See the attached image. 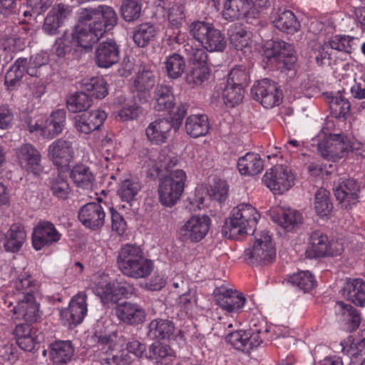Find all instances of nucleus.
Segmentation results:
<instances>
[{
    "label": "nucleus",
    "mask_w": 365,
    "mask_h": 365,
    "mask_svg": "<svg viewBox=\"0 0 365 365\" xmlns=\"http://www.w3.org/2000/svg\"><path fill=\"white\" fill-rule=\"evenodd\" d=\"M117 265L125 276L135 279L148 277L154 268L153 262L145 256L140 247L129 243L119 250Z\"/></svg>",
    "instance_id": "1"
},
{
    "label": "nucleus",
    "mask_w": 365,
    "mask_h": 365,
    "mask_svg": "<svg viewBox=\"0 0 365 365\" xmlns=\"http://www.w3.org/2000/svg\"><path fill=\"white\" fill-rule=\"evenodd\" d=\"M259 218V213L252 205L241 203L232 210L231 215L225 222L224 231L230 238L253 234Z\"/></svg>",
    "instance_id": "2"
},
{
    "label": "nucleus",
    "mask_w": 365,
    "mask_h": 365,
    "mask_svg": "<svg viewBox=\"0 0 365 365\" xmlns=\"http://www.w3.org/2000/svg\"><path fill=\"white\" fill-rule=\"evenodd\" d=\"M190 35L210 52H222L227 46L225 35L212 24L197 21L190 25Z\"/></svg>",
    "instance_id": "3"
},
{
    "label": "nucleus",
    "mask_w": 365,
    "mask_h": 365,
    "mask_svg": "<svg viewBox=\"0 0 365 365\" xmlns=\"http://www.w3.org/2000/svg\"><path fill=\"white\" fill-rule=\"evenodd\" d=\"M186 180V173L182 169L170 171L160 180L158 195L163 205L172 207L177 203L184 191Z\"/></svg>",
    "instance_id": "4"
},
{
    "label": "nucleus",
    "mask_w": 365,
    "mask_h": 365,
    "mask_svg": "<svg viewBox=\"0 0 365 365\" xmlns=\"http://www.w3.org/2000/svg\"><path fill=\"white\" fill-rule=\"evenodd\" d=\"M276 257V249L272 237L267 231H262L255 236L252 247L244 252L245 260L251 264H268Z\"/></svg>",
    "instance_id": "5"
},
{
    "label": "nucleus",
    "mask_w": 365,
    "mask_h": 365,
    "mask_svg": "<svg viewBox=\"0 0 365 365\" xmlns=\"http://www.w3.org/2000/svg\"><path fill=\"white\" fill-rule=\"evenodd\" d=\"M317 151L325 160L336 162L349 152V145L346 144V137L341 134L321 133L313 139Z\"/></svg>",
    "instance_id": "6"
},
{
    "label": "nucleus",
    "mask_w": 365,
    "mask_h": 365,
    "mask_svg": "<svg viewBox=\"0 0 365 365\" xmlns=\"http://www.w3.org/2000/svg\"><path fill=\"white\" fill-rule=\"evenodd\" d=\"M78 143L73 135L54 140L48 147V157L58 168H67L74 160Z\"/></svg>",
    "instance_id": "7"
},
{
    "label": "nucleus",
    "mask_w": 365,
    "mask_h": 365,
    "mask_svg": "<svg viewBox=\"0 0 365 365\" xmlns=\"http://www.w3.org/2000/svg\"><path fill=\"white\" fill-rule=\"evenodd\" d=\"M79 11L81 21H89L93 26L101 30L103 35L113 29L118 22L116 12L111 6L107 5L81 8Z\"/></svg>",
    "instance_id": "8"
},
{
    "label": "nucleus",
    "mask_w": 365,
    "mask_h": 365,
    "mask_svg": "<svg viewBox=\"0 0 365 365\" xmlns=\"http://www.w3.org/2000/svg\"><path fill=\"white\" fill-rule=\"evenodd\" d=\"M253 98L265 108L279 106L283 99L282 91L277 84L268 78L255 83L251 89Z\"/></svg>",
    "instance_id": "9"
},
{
    "label": "nucleus",
    "mask_w": 365,
    "mask_h": 365,
    "mask_svg": "<svg viewBox=\"0 0 365 365\" xmlns=\"http://www.w3.org/2000/svg\"><path fill=\"white\" fill-rule=\"evenodd\" d=\"M146 329L147 336L151 340H164L178 343L184 341L182 331L176 328L173 322L168 319H154L148 324Z\"/></svg>",
    "instance_id": "10"
},
{
    "label": "nucleus",
    "mask_w": 365,
    "mask_h": 365,
    "mask_svg": "<svg viewBox=\"0 0 365 365\" xmlns=\"http://www.w3.org/2000/svg\"><path fill=\"white\" fill-rule=\"evenodd\" d=\"M262 180L273 192L282 194L294 185L295 175L287 165H277L266 172Z\"/></svg>",
    "instance_id": "11"
},
{
    "label": "nucleus",
    "mask_w": 365,
    "mask_h": 365,
    "mask_svg": "<svg viewBox=\"0 0 365 365\" xmlns=\"http://www.w3.org/2000/svg\"><path fill=\"white\" fill-rule=\"evenodd\" d=\"M264 55L269 61L278 63L281 69L291 70L297 61L293 46L283 41H273Z\"/></svg>",
    "instance_id": "12"
},
{
    "label": "nucleus",
    "mask_w": 365,
    "mask_h": 365,
    "mask_svg": "<svg viewBox=\"0 0 365 365\" xmlns=\"http://www.w3.org/2000/svg\"><path fill=\"white\" fill-rule=\"evenodd\" d=\"M78 15V24L75 26L70 36L73 40V43L76 47L85 49L90 48L103 35L101 34V30L97 29L96 26H93L89 21H81L79 10Z\"/></svg>",
    "instance_id": "13"
},
{
    "label": "nucleus",
    "mask_w": 365,
    "mask_h": 365,
    "mask_svg": "<svg viewBox=\"0 0 365 365\" xmlns=\"http://www.w3.org/2000/svg\"><path fill=\"white\" fill-rule=\"evenodd\" d=\"M213 294L217 306L228 313L241 312L246 302L242 293L224 285L215 288Z\"/></svg>",
    "instance_id": "14"
},
{
    "label": "nucleus",
    "mask_w": 365,
    "mask_h": 365,
    "mask_svg": "<svg viewBox=\"0 0 365 365\" xmlns=\"http://www.w3.org/2000/svg\"><path fill=\"white\" fill-rule=\"evenodd\" d=\"M88 313L87 294L79 292L70 300L68 307L61 312L62 319L70 328L80 324Z\"/></svg>",
    "instance_id": "15"
},
{
    "label": "nucleus",
    "mask_w": 365,
    "mask_h": 365,
    "mask_svg": "<svg viewBox=\"0 0 365 365\" xmlns=\"http://www.w3.org/2000/svg\"><path fill=\"white\" fill-rule=\"evenodd\" d=\"M333 191L336 200L346 209L359 201V186L352 178H339L334 185Z\"/></svg>",
    "instance_id": "16"
},
{
    "label": "nucleus",
    "mask_w": 365,
    "mask_h": 365,
    "mask_svg": "<svg viewBox=\"0 0 365 365\" xmlns=\"http://www.w3.org/2000/svg\"><path fill=\"white\" fill-rule=\"evenodd\" d=\"M210 225L211 220L207 215H195L182 226L180 235L186 240L197 242L207 235Z\"/></svg>",
    "instance_id": "17"
},
{
    "label": "nucleus",
    "mask_w": 365,
    "mask_h": 365,
    "mask_svg": "<svg viewBox=\"0 0 365 365\" xmlns=\"http://www.w3.org/2000/svg\"><path fill=\"white\" fill-rule=\"evenodd\" d=\"M334 243H331L327 235L320 231H314L310 235L309 245L306 251V255L309 258H319L340 255L342 248L334 250Z\"/></svg>",
    "instance_id": "18"
},
{
    "label": "nucleus",
    "mask_w": 365,
    "mask_h": 365,
    "mask_svg": "<svg viewBox=\"0 0 365 365\" xmlns=\"http://www.w3.org/2000/svg\"><path fill=\"white\" fill-rule=\"evenodd\" d=\"M78 217L84 227L96 230L103 226L106 212L100 202H92L86 203L79 209Z\"/></svg>",
    "instance_id": "19"
},
{
    "label": "nucleus",
    "mask_w": 365,
    "mask_h": 365,
    "mask_svg": "<svg viewBox=\"0 0 365 365\" xmlns=\"http://www.w3.org/2000/svg\"><path fill=\"white\" fill-rule=\"evenodd\" d=\"M61 237V234L53 223L48 221L40 222L34 229L32 245L34 250H41L44 247L58 242Z\"/></svg>",
    "instance_id": "20"
},
{
    "label": "nucleus",
    "mask_w": 365,
    "mask_h": 365,
    "mask_svg": "<svg viewBox=\"0 0 365 365\" xmlns=\"http://www.w3.org/2000/svg\"><path fill=\"white\" fill-rule=\"evenodd\" d=\"M271 21L279 31L287 34H294L301 28L300 22L293 11L282 8H274L271 13Z\"/></svg>",
    "instance_id": "21"
},
{
    "label": "nucleus",
    "mask_w": 365,
    "mask_h": 365,
    "mask_svg": "<svg viewBox=\"0 0 365 365\" xmlns=\"http://www.w3.org/2000/svg\"><path fill=\"white\" fill-rule=\"evenodd\" d=\"M16 156L19 165L34 174L41 171V155L31 144L24 143L16 148Z\"/></svg>",
    "instance_id": "22"
},
{
    "label": "nucleus",
    "mask_w": 365,
    "mask_h": 365,
    "mask_svg": "<svg viewBox=\"0 0 365 365\" xmlns=\"http://www.w3.org/2000/svg\"><path fill=\"white\" fill-rule=\"evenodd\" d=\"M120 59V48L112 39L99 43L95 51V62L100 68H108Z\"/></svg>",
    "instance_id": "23"
},
{
    "label": "nucleus",
    "mask_w": 365,
    "mask_h": 365,
    "mask_svg": "<svg viewBox=\"0 0 365 365\" xmlns=\"http://www.w3.org/2000/svg\"><path fill=\"white\" fill-rule=\"evenodd\" d=\"M255 13L254 4L249 0H227L223 5L222 16L232 21L240 18H249Z\"/></svg>",
    "instance_id": "24"
},
{
    "label": "nucleus",
    "mask_w": 365,
    "mask_h": 365,
    "mask_svg": "<svg viewBox=\"0 0 365 365\" xmlns=\"http://www.w3.org/2000/svg\"><path fill=\"white\" fill-rule=\"evenodd\" d=\"M173 128V123L163 118L151 122L145 129L148 140L154 145H162L167 142Z\"/></svg>",
    "instance_id": "25"
},
{
    "label": "nucleus",
    "mask_w": 365,
    "mask_h": 365,
    "mask_svg": "<svg viewBox=\"0 0 365 365\" xmlns=\"http://www.w3.org/2000/svg\"><path fill=\"white\" fill-rule=\"evenodd\" d=\"M12 311L14 318L23 319L27 324H33L40 318L39 304L35 297L16 301Z\"/></svg>",
    "instance_id": "26"
},
{
    "label": "nucleus",
    "mask_w": 365,
    "mask_h": 365,
    "mask_svg": "<svg viewBox=\"0 0 365 365\" xmlns=\"http://www.w3.org/2000/svg\"><path fill=\"white\" fill-rule=\"evenodd\" d=\"M37 330L31 327V324H19L14 329V334L20 349L26 351H32L40 343Z\"/></svg>",
    "instance_id": "27"
},
{
    "label": "nucleus",
    "mask_w": 365,
    "mask_h": 365,
    "mask_svg": "<svg viewBox=\"0 0 365 365\" xmlns=\"http://www.w3.org/2000/svg\"><path fill=\"white\" fill-rule=\"evenodd\" d=\"M115 314L120 322L130 325L142 323L146 317L145 310L140 305L131 302L118 304Z\"/></svg>",
    "instance_id": "28"
},
{
    "label": "nucleus",
    "mask_w": 365,
    "mask_h": 365,
    "mask_svg": "<svg viewBox=\"0 0 365 365\" xmlns=\"http://www.w3.org/2000/svg\"><path fill=\"white\" fill-rule=\"evenodd\" d=\"M230 43L245 54L250 53L253 47L252 34L242 25H235L229 29Z\"/></svg>",
    "instance_id": "29"
},
{
    "label": "nucleus",
    "mask_w": 365,
    "mask_h": 365,
    "mask_svg": "<svg viewBox=\"0 0 365 365\" xmlns=\"http://www.w3.org/2000/svg\"><path fill=\"white\" fill-rule=\"evenodd\" d=\"M74 347L71 341L58 340L50 345V359L56 365L66 364L74 355Z\"/></svg>",
    "instance_id": "30"
},
{
    "label": "nucleus",
    "mask_w": 365,
    "mask_h": 365,
    "mask_svg": "<svg viewBox=\"0 0 365 365\" xmlns=\"http://www.w3.org/2000/svg\"><path fill=\"white\" fill-rule=\"evenodd\" d=\"M11 284L16 302L34 297V294L37 290V286L31 276L26 272L21 273L16 279L12 281Z\"/></svg>",
    "instance_id": "31"
},
{
    "label": "nucleus",
    "mask_w": 365,
    "mask_h": 365,
    "mask_svg": "<svg viewBox=\"0 0 365 365\" xmlns=\"http://www.w3.org/2000/svg\"><path fill=\"white\" fill-rule=\"evenodd\" d=\"M145 357L155 363L169 365L175 360L176 356L169 345L158 341L149 346Z\"/></svg>",
    "instance_id": "32"
},
{
    "label": "nucleus",
    "mask_w": 365,
    "mask_h": 365,
    "mask_svg": "<svg viewBox=\"0 0 365 365\" xmlns=\"http://www.w3.org/2000/svg\"><path fill=\"white\" fill-rule=\"evenodd\" d=\"M154 108L158 111L170 112L175 104L173 88L170 86L158 85L154 92Z\"/></svg>",
    "instance_id": "33"
},
{
    "label": "nucleus",
    "mask_w": 365,
    "mask_h": 365,
    "mask_svg": "<svg viewBox=\"0 0 365 365\" xmlns=\"http://www.w3.org/2000/svg\"><path fill=\"white\" fill-rule=\"evenodd\" d=\"M263 161L255 153H247L237 160V169L241 175H255L263 170Z\"/></svg>",
    "instance_id": "34"
},
{
    "label": "nucleus",
    "mask_w": 365,
    "mask_h": 365,
    "mask_svg": "<svg viewBox=\"0 0 365 365\" xmlns=\"http://www.w3.org/2000/svg\"><path fill=\"white\" fill-rule=\"evenodd\" d=\"M24 228L17 225H12L5 234L4 247L6 252H16L22 247L26 240Z\"/></svg>",
    "instance_id": "35"
},
{
    "label": "nucleus",
    "mask_w": 365,
    "mask_h": 365,
    "mask_svg": "<svg viewBox=\"0 0 365 365\" xmlns=\"http://www.w3.org/2000/svg\"><path fill=\"white\" fill-rule=\"evenodd\" d=\"M115 282H108L101 278L93 287L94 294L98 296L103 304H115L118 302Z\"/></svg>",
    "instance_id": "36"
},
{
    "label": "nucleus",
    "mask_w": 365,
    "mask_h": 365,
    "mask_svg": "<svg viewBox=\"0 0 365 365\" xmlns=\"http://www.w3.org/2000/svg\"><path fill=\"white\" fill-rule=\"evenodd\" d=\"M185 127L187 134L192 138L204 136L209 130L208 118L205 115H191L186 119Z\"/></svg>",
    "instance_id": "37"
},
{
    "label": "nucleus",
    "mask_w": 365,
    "mask_h": 365,
    "mask_svg": "<svg viewBox=\"0 0 365 365\" xmlns=\"http://www.w3.org/2000/svg\"><path fill=\"white\" fill-rule=\"evenodd\" d=\"M70 178L77 187L87 190L92 188L95 180L89 168L83 164L73 166L70 172Z\"/></svg>",
    "instance_id": "38"
},
{
    "label": "nucleus",
    "mask_w": 365,
    "mask_h": 365,
    "mask_svg": "<svg viewBox=\"0 0 365 365\" xmlns=\"http://www.w3.org/2000/svg\"><path fill=\"white\" fill-rule=\"evenodd\" d=\"M344 292L349 300L356 306H365V281L354 279L347 283Z\"/></svg>",
    "instance_id": "39"
},
{
    "label": "nucleus",
    "mask_w": 365,
    "mask_h": 365,
    "mask_svg": "<svg viewBox=\"0 0 365 365\" xmlns=\"http://www.w3.org/2000/svg\"><path fill=\"white\" fill-rule=\"evenodd\" d=\"M158 33L157 27L150 23H144L134 31L133 41L139 47H145L153 40Z\"/></svg>",
    "instance_id": "40"
},
{
    "label": "nucleus",
    "mask_w": 365,
    "mask_h": 365,
    "mask_svg": "<svg viewBox=\"0 0 365 365\" xmlns=\"http://www.w3.org/2000/svg\"><path fill=\"white\" fill-rule=\"evenodd\" d=\"M164 64L168 78L172 79L179 78L184 73L186 66L184 58L176 53L166 57Z\"/></svg>",
    "instance_id": "41"
},
{
    "label": "nucleus",
    "mask_w": 365,
    "mask_h": 365,
    "mask_svg": "<svg viewBox=\"0 0 365 365\" xmlns=\"http://www.w3.org/2000/svg\"><path fill=\"white\" fill-rule=\"evenodd\" d=\"M287 282L293 287L307 292L316 285V280L309 271H301L289 275L286 279Z\"/></svg>",
    "instance_id": "42"
},
{
    "label": "nucleus",
    "mask_w": 365,
    "mask_h": 365,
    "mask_svg": "<svg viewBox=\"0 0 365 365\" xmlns=\"http://www.w3.org/2000/svg\"><path fill=\"white\" fill-rule=\"evenodd\" d=\"M27 58H19L6 73L4 83L8 87L15 86L26 71Z\"/></svg>",
    "instance_id": "43"
},
{
    "label": "nucleus",
    "mask_w": 365,
    "mask_h": 365,
    "mask_svg": "<svg viewBox=\"0 0 365 365\" xmlns=\"http://www.w3.org/2000/svg\"><path fill=\"white\" fill-rule=\"evenodd\" d=\"M48 187L54 197L62 200L67 199L71 191L66 177L61 173L50 178Z\"/></svg>",
    "instance_id": "44"
},
{
    "label": "nucleus",
    "mask_w": 365,
    "mask_h": 365,
    "mask_svg": "<svg viewBox=\"0 0 365 365\" xmlns=\"http://www.w3.org/2000/svg\"><path fill=\"white\" fill-rule=\"evenodd\" d=\"M141 190V185L137 178H128L123 180L118 189V195L123 201L130 202L136 199Z\"/></svg>",
    "instance_id": "45"
},
{
    "label": "nucleus",
    "mask_w": 365,
    "mask_h": 365,
    "mask_svg": "<svg viewBox=\"0 0 365 365\" xmlns=\"http://www.w3.org/2000/svg\"><path fill=\"white\" fill-rule=\"evenodd\" d=\"M66 123V112L58 109L53 111L46 121L47 137L52 138L61 133Z\"/></svg>",
    "instance_id": "46"
},
{
    "label": "nucleus",
    "mask_w": 365,
    "mask_h": 365,
    "mask_svg": "<svg viewBox=\"0 0 365 365\" xmlns=\"http://www.w3.org/2000/svg\"><path fill=\"white\" fill-rule=\"evenodd\" d=\"M91 104V98L84 92H76L71 94L66 100V107L72 113L86 110Z\"/></svg>",
    "instance_id": "47"
},
{
    "label": "nucleus",
    "mask_w": 365,
    "mask_h": 365,
    "mask_svg": "<svg viewBox=\"0 0 365 365\" xmlns=\"http://www.w3.org/2000/svg\"><path fill=\"white\" fill-rule=\"evenodd\" d=\"M93 338L98 344V350H101L102 353L107 354L109 351L113 349L115 335L108 334L106 329L103 330L101 322L97 323Z\"/></svg>",
    "instance_id": "48"
},
{
    "label": "nucleus",
    "mask_w": 365,
    "mask_h": 365,
    "mask_svg": "<svg viewBox=\"0 0 365 365\" xmlns=\"http://www.w3.org/2000/svg\"><path fill=\"white\" fill-rule=\"evenodd\" d=\"M83 86L86 91L98 99L104 98L108 93L107 82L101 76L85 79Z\"/></svg>",
    "instance_id": "49"
},
{
    "label": "nucleus",
    "mask_w": 365,
    "mask_h": 365,
    "mask_svg": "<svg viewBox=\"0 0 365 365\" xmlns=\"http://www.w3.org/2000/svg\"><path fill=\"white\" fill-rule=\"evenodd\" d=\"M155 84V77L152 71L143 67L139 69L134 80V86L138 92L150 91Z\"/></svg>",
    "instance_id": "50"
},
{
    "label": "nucleus",
    "mask_w": 365,
    "mask_h": 365,
    "mask_svg": "<svg viewBox=\"0 0 365 365\" xmlns=\"http://www.w3.org/2000/svg\"><path fill=\"white\" fill-rule=\"evenodd\" d=\"M245 90L241 86L226 83L222 91V98L225 104L230 108H233L240 103L244 98Z\"/></svg>",
    "instance_id": "51"
},
{
    "label": "nucleus",
    "mask_w": 365,
    "mask_h": 365,
    "mask_svg": "<svg viewBox=\"0 0 365 365\" xmlns=\"http://www.w3.org/2000/svg\"><path fill=\"white\" fill-rule=\"evenodd\" d=\"M314 203L317 214L322 217L328 216L332 210L329 192L325 189L321 188L317 191Z\"/></svg>",
    "instance_id": "52"
},
{
    "label": "nucleus",
    "mask_w": 365,
    "mask_h": 365,
    "mask_svg": "<svg viewBox=\"0 0 365 365\" xmlns=\"http://www.w3.org/2000/svg\"><path fill=\"white\" fill-rule=\"evenodd\" d=\"M312 55L319 66L330 65L334 58L332 50L327 42L314 43L312 46Z\"/></svg>",
    "instance_id": "53"
},
{
    "label": "nucleus",
    "mask_w": 365,
    "mask_h": 365,
    "mask_svg": "<svg viewBox=\"0 0 365 365\" xmlns=\"http://www.w3.org/2000/svg\"><path fill=\"white\" fill-rule=\"evenodd\" d=\"M351 104L347 98L339 91L335 96L331 97L329 101V108L331 114L335 118L344 117L350 110Z\"/></svg>",
    "instance_id": "54"
},
{
    "label": "nucleus",
    "mask_w": 365,
    "mask_h": 365,
    "mask_svg": "<svg viewBox=\"0 0 365 365\" xmlns=\"http://www.w3.org/2000/svg\"><path fill=\"white\" fill-rule=\"evenodd\" d=\"M302 219V215L298 211L287 209L282 211L281 215L278 217L276 222L284 229L290 231L295 225L301 223Z\"/></svg>",
    "instance_id": "55"
},
{
    "label": "nucleus",
    "mask_w": 365,
    "mask_h": 365,
    "mask_svg": "<svg viewBox=\"0 0 365 365\" xmlns=\"http://www.w3.org/2000/svg\"><path fill=\"white\" fill-rule=\"evenodd\" d=\"M141 12L139 0H123L121 5V14L126 21H133L138 19Z\"/></svg>",
    "instance_id": "56"
},
{
    "label": "nucleus",
    "mask_w": 365,
    "mask_h": 365,
    "mask_svg": "<svg viewBox=\"0 0 365 365\" xmlns=\"http://www.w3.org/2000/svg\"><path fill=\"white\" fill-rule=\"evenodd\" d=\"M48 63V56L46 53H39L30 58L27 62L26 73L30 76L39 77L41 68Z\"/></svg>",
    "instance_id": "57"
},
{
    "label": "nucleus",
    "mask_w": 365,
    "mask_h": 365,
    "mask_svg": "<svg viewBox=\"0 0 365 365\" xmlns=\"http://www.w3.org/2000/svg\"><path fill=\"white\" fill-rule=\"evenodd\" d=\"M253 326L254 327L251 329L252 332H247V352L253 348L259 346L268 332V329L264 322L259 325V327L255 323Z\"/></svg>",
    "instance_id": "58"
},
{
    "label": "nucleus",
    "mask_w": 365,
    "mask_h": 365,
    "mask_svg": "<svg viewBox=\"0 0 365 365\" xmlns=\"http://www.w3.org/2000/svg\"><path fill=\"white\" fill-rule=\"evenodd\" d=\"M168 20L173 28L178 30L185 21L184 6L180 4L172 5L168 11Z\"/></svg>",
    "instance_id": "59"
},
{
    "label": "nucleus",
    "mask_w": 365,
    "mask_h": 365,
    "mask_svg": "<svg viewBox=\"0 0 365 365\" xmlns=\"http://www.w3.org/2000/svg\"><path fill=\"white\" fill-rule=\"evenodd\" d=\"M250 81V74L247 69L241 66L233 68L227 80V83L235 86H241L243 88L247 86Z\"/></svg>",
    "instance_id": "60"
},
{
    "label": "nucleus",
    "mask_w": 365,
    "mask_h": 365,
    "mask_svg": "<svg viewBox=\"0 0 365 365\" xmlns=\"http://www.w3.org/2000/svg\"><path fill=\"white\" fill-rule=\"evenodd\" d=\"M209 75L207 65L195 66L186 76V81L190 85L200 86L208 78Z\"/></svg>",
    "instance_id": "61"
},
{
    "label": "nucleus",
    "mask_w": 365,
    "mask_h": 365,
    "mask_svg": "<svg viewBox=\"0 0 365 365\" xmlns=\"http://www.w3.org/2000/svg\"><path fill=\"white\" fill-rule=\"evenodd\" d=\"M225 339L235 349L243 352H247V331L239 330L230 333L226 336Z\"/></svg>",
    "instance_id": "62"
},
{
    "label": "nucleus",
    "mask_w": 365,
    "mask_h": 365,
    "mask_svg": "<svg viewBox=\"0 0 365 365\" xmlns=\"http://www.w3.org/2000/svg\"><path fill=\"white\" fill-rule=\"evenodd\" d=\"M361 339L356 343L352 342L349 346L346 341H341V351L351 357H357L360 353H365V329L361 331Z\"/></svg>",
    "instance_id": "63"
},
{
    "label": "nucleus",
    "mask_w": 365,
    "mask_h": 365,
    "mask_svg": "<svg viewBox=\"0 0 365 365\" xmlns=\"http://www.w3.org/2000/svg\"><path fill=\"white\" fill-rule=\"evenodd\" d=\"M74 47L76 46L74 43H73V40L70 35L64 33L63 36L58 38L56 40L53 46V50L54 51L56 56L58 57H63Z\"/></svg>",
    "instance_id": "64"
}]
</instances>
